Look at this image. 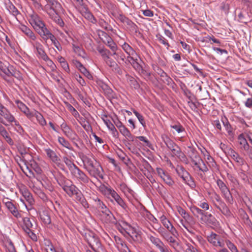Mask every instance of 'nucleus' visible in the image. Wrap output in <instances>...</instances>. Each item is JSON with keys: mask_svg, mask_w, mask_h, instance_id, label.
Returning <instances> with one entry per match:
<instances>
[{"mask_svg": "<svg viewBox=\"0 0 252 252\" xmlns=\"http://www.w3.org/2000/svg\"><path fill=\"white\" fill-rule=\"evenodd\" d=\"M0 76L9 85H17L23 80L22 73L7 63L0 61Z\"/></svg>", "mask_w": 252, "mask_h": 252, "instance_id": "f257e3e1", "label": "nucleus"}, {"mask_svg": "<svg viewBox=\"0 0 252 252\" xmlns=\"http://www.w3.org/2000/svg\"><path fill=\"white\" fill-rule=\"evenodd\" d=\"M29 22L44 40L47 41L48 39L51 40L55 39V36L47 29L45 23L37 14L31 15Z\"/></svg>", "mask_w": 252, "mask_h": 252, "instance_id": "f03ea898", "label": "nucleus"}, {"mask_svg": "<svg viewBox=\"0 0 252 252\" xmlns=\"http://www.w3.org/2000/svg\"><path fill=\"white\" fill-rule=\"evenodd\" d=\"M59 184L69 197L74 196L76 201L80 203L84 207H88V204L81 190L72 182L64 180L62 184Z\"/></svg>", "mask_w": 252, "mask_h": 252, "instance_id": "7ed1b4c3", "label": "nucleus"}, {"mask_svg": "<svg viewBox=\"0 0 252 252\" xmlns=\"http://www.w3.org/2000/svg\"><path fill=\"white\" fill-rule=\"evenodd\" d=\"M63 10L61 4L56 0H53L50 2L47 3L43 8V11L61 27L64 25V23L59 15V13L62 12Z\"/></svg>", "mask_w": 252, "mask_h": 252, "instance_id": "20e7f679", "label": "nucleus"}, {"mask_svg": "<svg viewBox=\"0 0 252 252\" xmlns=\"http://www.w3.org/2000/svg\"><path fill=\"white\" fill-rule=\"evenodd\" d=\"M190 211L195 217L199 219L202 224L210 226L212 227L218 226L219 222L211 214L205 212L195 206H192L190 208Z\"/></svg>", "mask_w": 252, "mask_h": 252, "instance_id": "39448f33", "label": "nucleus"}, {"mask_svg": "<svg viewBox=\"0 0 252 252\" xmlns=\"http://www.w3.org/2000/svg\"><path fill=\"white\" fill-rule=\"evenodd\" d=\"M99 190L102 194L109 199L111 202L114 200L121 207L124 212H127V204L114 189L103 185L100 187Z\"/></svg>", "mask_w": 252, "mask_h": 252, "instance_id": "423d86ee", "label": "nucleus"}, {"mask_svg": "<svg viewBox=\"0 0 252 252\" xmlns=\"http://www.w3.org/2000/svg\"><path fill=\"white\" fill-rule=\"evenodd\" d=\"M226 238L224 236L214 232H211L207 237L208 242L216 248L224 247Z\"/></svg>", "mask_w": 252, "mask_h": 252, "instance_id": "0eeeda50", "label": "nucleus"}, {"mask_svg": "<svg viewBox=\"0 0 252 252\" xmlns=\"http://www.w3.org/2000/svg\"><path fill=\"white\" fill-rule=\"evenodd\" d=\"M85 239L90 247L94 251L101 248V244L98 237L92 231H88L85 233Z\"/></svg>", "mask_w": 252, "mask_h": 252, "instance_id": "6e6552de", "label": "nucleus"}, {"mask_svg": "<svg viewBox=\"0 0 252 252\" xmlns=\"http://www.w3.org/2000/svg\"><path fill=\"white\" fill-rule=\"evenodd\" d=\"M70 174L72 179L78 181L81 185H86L90 181L87 175L77 166L70 172Z\"/></svg>", "mask_w": 252, "mask_h": 252, "instance_id": "1a4fd4ad", "label": "nucleus"}, {"mask_svg": "<svg viewBox=\"0 0 252 252\" xmlns=\"http://www.w3.org/2000/svg\"><path fill=\"white\" fill-rule=\"evenodd\" d=\"M44 151L50 159L58 167L63 169L64 166L61 162V159L56 153L49 148H44Z\"/></svg>", "mask_w": 252, "mask_h": 252, "instance_id": "9d476101", "label": "nucleus"}, {"mask_svg": "<svg viewBox=\"0 0 252 252\" xmlns=\"http://www.w3.org/2000/svg\"><path fill=\"white\" fill-rule=\"evenodd\" d=\"M86 170L91 176L96 178H100L103 179V177L102 174V168L97 161L94 163L92 167H89Z\"/></svg>", "mask_w": 252, "mask_h": 252, "instance_id": "9b49d317", "label": "nucleus"}, {"mask_svg": "<svg viewBox=\"0 0 252 252\" xmlns=\"http://www.w3.org/2000/svg\"><path fill=\"white\" fill-rule=\"evenodd\" d=\"M86 170L91 176L96 178H100L103 179V177L102 174V168L97 161L94 163L92 167H89Z\"/></svg>", "mask_w": 252, "mask_h": 252, "instance_id": "f8f14e48", "label": "nucleus"}, {"mask_svg": "<svg viewBox=\"0 0 252 252\" xmlns=\"http://www.w3.org/2000/svg\"><path fill=\"white\" fill-rule=\"evenodd\" d=\"M93 200L98 210L100 211L103 214L107 216H110L111 215H112L111 211L98 197H93Z\"/></svg>", "mask_w": 252, "mask_h": 252, "instance_id": "ddd939ff", "label": "nucleus"}, {"mask_svg": "<svg viewBox=\"0 0 252 252\" xmlns=\"http://www.w3.org/2000/svg\"><path fill=\"white\" fill-rule=\"evenodd\" d=\"M3 203L5 205L6 208L8 211L16 218H19L21 217V215L19 213L18 210L15 205L10 201H5L4 199L2 200Z\"/></svg>", "mask_w": 252, "mask_h": 252, "instance_id": "4468645a", "label": "nucleus"}, {"mask_svg": "<svg viewBox=\"0 0 252 252\" xmlns=\"http://www.w3.org/2000/svg\"><path fill=\"white\" fill-rule=\"evenodd\" d=\"M15 102L16 106L27 116L28 119H31L32 118V112L30 111L29 108L24 103L19 100H16Z\"/></svg>", "mask_w": 252, "mask_h": 252, "instance_id": "2eb2a0df", "label": "nucleus"}, {"mask_svg": "<svg viewBox=\"0 0 252 252\" xmlns=\"http://www.w3.org/2000/svg\"><path fill=\"white\" fill-rule=\"evenodd\" d=\"M105 63L108 65L111 69L118 73L119 74H122V70L118 65L116 62L113 60L110 56L104 61Z\"/></svg>", "mask_w": 252, "mask_h": 252, "instance_id": "dca6fc26", "label": "nucleus"}, {"mask_svg": "<svg viewBox=\"0 0 252 252\" xmlns=\"http://www.w3.org/2000/svg\"><path fill=\"white\" fill-rule=\"evenodd\" d=\"M231 156L232 159L237 163L238 165L239 166L248 167V165L246 162L245 160L243 158L241 157L239 154L236 153L235 151L232 150L231 151Z\"/></svg>", "mask_w": 252, "mask_h": 252, "instance_id": "f3484780", "label": "nucleus"}, {"mask_svg": "<svg viewBox=\"0 0 252 252\" xmlns=\"http://www.w3.org/2000/svg\"><path fill=\"white\" fill-rule=\"evenodd\" d=\"M119 189L128 199L134 196V192L129 188L125 183L121 184Z\"/></svg>", "mask_w": 252, "mask_h": 252, "instance_id": "a211bd4d", "label": "nucleus"}, {"mask_svg": "<svg viewBox=\"0 0 252 252\" xmlns=\"http://www.w3.org/2000/svg\"><path fill=\"white\" fill-rule=\"evenodd\" d=\"M220 190L222 193V196L224 197L225 201L228 203L231 204H233V198L227 187L225 186V187L222 188Z\"/></svg>", "mask_w": 252, "mask_h": 252, "instance_id": "6ab92c4d", "label": "nucleus"}, {"mask_svg": "<svg viewBox=\"0 0 252 252\" xmlns=\"http://www.w3.org/2000/svg\"><path fill=\"white\" fill-rule=\"evenodd\" d=\"M20 192L25 200L28 202L30 205L33 204L34 201L31 193L28 189L24 187L20 189Z\"/></svg>", "mask_w": 252, "mask_h": 252, "instance_id": "aec40b11", "label": "nucleus"}, {"mask_svg": "<svg viewBox=\"0 0 252 252\" xmlns=\"http://www.w3.org/2000/svg\"><path fill=\"white\" fill-rule=\"evenodd\" d=\"M19 29L27 36L28 41L36 35L29 27L24 25H20L19 26Z\"/></svg>", "mask_w": 252, "mask_h": 252, "instance_id": "412c9836", "label": "nucleus"}, {"mask_svg": "<svg viewBox=\"0 0 252 252\" xmlns=\"http://www.w3.org/2000/svg\"><path fill=\"white\" fill-rule=\"evenodd\" d=\"M138 73L146 81H150L151 82H154L153 75L151 74V72L149 70L146 68H142V69H141V70L138 72Z\"/></svg>", "mask_w": 252, "mask_h": 252, "instance_id": "4be33fe9", "label": "nucleus"}, {"mask_svg": "<svg viewBox=\"0 0 252 252\" xmlns=\"http://www.w3.org/2000/svg\"><path fill=\"white\" fill-rule=\"evenodd\" d=\"M63 134L68 137L71 141L77 140L78 135L70 127H68L63 131Z\"/></svg>", "mask_w": 252, "mask_h": 252, "instance_id": "5701e85b", "label": "nucleus"}, {"mask_svg": "<svg viewBox=\"0 0 252 252\" xmlns=\"http://www.w3.org/2000/svg\"><path fill=\"white\" fill-rule=\"evenodd\" d=\"M101 39L103 42L108 46L110 49L113 52L115 50H118V47L116 44L114 42L112 38L109 36H107V38L106 39H104L103 37H101Z\"/></svg>", "mask_w": 252, "mask_h": 252, "instance_id": "b1692460", "label": "nucleus"}, {"mask_svg": "<svg viewBox=\"0 0 252 252\" xmlns=\"http://www.w3.org/2000/svg\"><path fill=\"white\" fill-rule=\"evenodd\" d=\"M122 47L128 55L127 60L131 57H133V56L136 54L135 51L126 42H125L122 45Z\"/></svg>", "mask_w": 252, "mask_h": 252, "instance_id": "393cba45", "label": "nucleus"}, {"mask_svg": "<svg viewBox=\"0 0 252 252\" xmlns=\"http://www.w3.org/2000/svg\"><path fill=\"white\" fill-rule=\"evenodd\" d=\"M148 238L150 241L159 250L165 246L163 243L158 238L155 237L152 235H149Z\"/></svg>", "mask_w": 252, "mask_h": 252, "instance_id": "a878e982", "label": "nucleus"}, {"mask_svg": "<svg viewBox=\"0 0 252 252\" xmlns=\"http://www.w3.org/2000/svg\"><path fill=\"white\" fill-rule=\"evenodd\" d=\"M119 130L120 133L128 140L131 141H133V136L125 126H122V128H120Z\"/></svg>", "mask_w": 252, "mask_h": 252, "instance_id": "bb28decb", "label": "nucleus"}, {"mask_svg": "<svg viewBox=\"0 0 252 252\" xmlns=\"http://www.w3.org/2000/svg\"><path fill=\"white\" fill-rule=\"evenodd\" d=\"M162 224L171 233V234L175 236L178 235L177 231L168 220L166 221H163Z\"/></svg>", "mask_w": 252, "mask_h": 252, "instance_id": "cd10ccee", "label": "nucleus"}, {"mask_svg": "<svg viewBox=\"0 0 252 252\" xmlns=\"http://www.w3.org/2000/svg\"><path fill=\"white\" fill-rule=\"evenodd\" d=\"M6 9L18 21L17 16L20 13L17 8L11 2L9 1L6 4Z\"/></svg>", "mask_w": 252, "mask_h": 252, "instance_id": "c85d7f7f", "label": "nucleus"}, {"mask_svg": "<svg viewBox=\"0 0 252 252\" xmlns=\"http://www.w3.org/2000/svg\"><path fill=\"white\" fill-rule=\"evenodd\" d=\"M113 52L112 55L116 56L115 59L119 63H126V57L121 51H118V50H115Z\"/></svg>", "mask_w": 252, "mask_h": 252, "instance_id": "c756f323", "label": "nucleus"}, {"mask_svg": "<svg viewBox=\"0 0 252 252\" xmlns=\"http://www.w3.org/2000/svg\"><path fill=\"white\" fill-rule=\"evenodd\" d=\"M82 161L84 164V167L86 170L89 167H92L93 164L96 162V160L94 158H90L88 157H84Z\"/></svg>", "mask_w": 252, "mask_h": 252, "instance_id": "7c9ffc66", "label": "nucleus"}, {"mask_svg": "<svg viewBox=\"0 0 252 252\" xmlns=\"http://www.w3.org/2000/svg\"><path fill=\"white\" fill-rule=\"evenodd\" d=\"M173 156H176L181 160H184L186 158V156L182 152L181 148L179 146H175L173 150H170Z\"/></svg>", "mask_w": 252, "mask_h": 252, "instance_id": "2f4dec72", "label": "nucleus"}, {"mask_svg": "<svg viewBox=\"0 0 252 252\" xmlns=\"http://www.w3.org/2000/svg\"><path fill=\"white\" fill-rule=\"evenodd\" d=\"M32 118L35 117L41 126H44L46 125V120L39 112L35 110L34 111L32 112Z\"/></svg>", "mask_w": 252, "mask_h": 252, "instance_id": "473e14b6", "label": "nucleus"}, {"mask_svg": "<svg viewBox=\"0 0 252 252\" xmlns=\"http://www.w3.org/2000/svg\"><path fill=\"white\" fill-rule=\"evenodd\" d=\"M97 50L98 52V53L100 54L104 61L108 58H109L111 55V53L110 51L104 47L100 46L98 47L97 48Z\"/></svg>", "mask_w": 252, "mask_h": 252, "instance_id": "72a5a7b5", "label": "nucleus"}, {"mask_svg": "<svg viewBox=\"0 0 252 252\" xmlns=\"http://www.w3.org/2000/svg\"><path fill=\"white\" fill-rule=\"evenodd\" d=\"M40 216L41 221L44 224L49 225L51 223L50 216L47 211H43L40 214Z\"/></svg>", "mask_w": 252, "mask_h": 252, "instance_id": "f704fd0d", "label": "nucleus"}, {"mask_svg": "<svg viewBox=\"0 0 252 252\" xmlns=\"http://www.w3.org/2000/svg\"><path fill=\"white\" fill-rule=\"evenodd\" d=\"M116 154L119 158L126 164L127 165L129 159L127 158L126 155L121 149H118Z\"/></svg>", "mask_w": 252, "mask_h": 252, "instance_id": "c9c22d12", "label": "nucleus"}, {"mask_svg": "<svg viewBox=\"0 0 252 252\" xmlns=\"http://www.w3.org/2000/svg\"><path fill=\"white\" fill-rule=\"evenodd\" d=\"M102 89L105 95L109 99L114 97V93L113 90L107 85L104 84L102 86Z\"/></svg>", "mask_w": 252, "mask_h": 252, "instance_id": "e433bc0d", "label": "nucleus"}, {"mask_svg": "<svg viewBox=\"0 0 252 252\" xmlns=\"http://www.w3.org/2000/svg\"><path fill=\"white\" fill-rule=\"evenodd\" d=\"M29 43L33 47L34 51L38 49L39 48L41 47L43 45L40 43L36 35L33 36L32 39L29 40Z\"/></svg>", "mask_w": 252, "mask_h": 252, "instance_id": "4c0bfd02", "label": "nucleus"}, {"mask_svg": "<svg viewBox=\"0 0 252 252\" xmlns=\"http://www.w3.org/2000/svg\"><path fill=\"white\" fill-rule=\"evenodd\" d=\"M58 141L60 144L62 146L66 148L69 150H73V148L70 144V143L66 140L64 137L59 136L58 138Z\"/></svg>", "mask_w": 252, "mask_h": 252, "instance_id": "58836bf2", "label": "nucleus"}, {"mask_svg": "<svg viewBox=\"0 0 252 252\" xmlns=\"http://www.w3.org/2000/svg\"><path fill=\"white\" fill-rule=\"evenodd\" d=\"M185 174L187 175L185 176L184 178L183 179V181L186 183L187 185H188L190 188H194L195 187V184L191 177L189 175L188 172H185Z\"/></svg>", "mask_w": 252, "mask_h": 252, "instance_id": "ea45409f", "label": "nucleus"}, {"mask_svg": "<svg viewBox=\"0 0 252 252\" xmlns=\"http://www.w3.org/2000/svg\"><path fill=\"white\" fill-rule=\"evenodd\" d=\"M220 205V206H216L217 208L221 211L223 215L226 216H230V211L226 204L224 202H221Z\"/></svg>", "mask_w": 252, "mask_h": 252, "instance_id": "a19ab883", "label": "nucleus"}, {"mask_svg": "<svg viewBox=\"0 0 252 252\" xmlns=\"http://www.w3.org/2000/svg\"><path fill=\"white\" fill-rule=\"evenodd\" d=\"M34 51L38 58L42 60H47V55L46 54L43 46Z\"/></svg>", "mask_w": 252, "mask_h": 252, "instance_id": "79ce46f5", "label": "nucleus"}, {"mask_svg": "<svg viewBox=\"0 0 252 252\" xmlns=\"http://www.w3.org/2000/svg\"><path fill=\"white\" fill-rule=\"evenodd\" d=\"M63 161L68 167L70 172L77 167V166L66 157L63 158Z\"/></svg>", "mask_w": 252, "mask_h": 252, "instance_id": "37998d69", "label": "nucleus"}, {"mask_svg": "<svg viewBox=\"0 0 252 252\" xmlns=\"http://www.w3.org/2000/svg\"><path fill=\"white\" fill-rule=\"evenodd\" d=\"M127 60L136 71L138 72V73L141 70V69L143 68L142 66L136 61V60L134 59L133 57H131Z\"/></svg>", "mask_w": 252, "mask_h": 252, "instance_id": "c03bdc74", "label": "nucleus"}, {"mask_svg": "<svg viewBox=\"0 0 252 252\" xmlns=\"http://www.w3.org/2000/svg\"><path fill=\"white\" fill-rule=\"evenodd\" d=\"M24 223V231L28 229H31L33 228L32 223L29 218L25 217L23 219Z\"/></svg>", "mask_w": 252, "mask_h": 252, "instance_id": "a18cd8bd", "label": "nucleus"}, {"mask_svg": "<svg viewBox=\"0 0 252 252\" xmlns=\"http://www.w3.org/2000/svg\"><path fill=\"white\" fill-rule=\"evenodd\" d=\"M44 245L46 252H56V250L50 240H45Z\"/></svg>", "mask_w": 252, "mask_h": 252, "instance_id": "49530a36", "label": "nucleus"}, {"mask_svg": "<svg viewBox=\"0 0 252 252\" xmlns=\"http://www.w3.org/2000/svg\"><path fill=\"white\" fill-rule=\"evenodd\" d=\"M161 179L169 186H172L174 184V181L167 172L165 173Z\"/></svg>", "mask_w": 252, "mask_h": 252, "instance_id": "de8ad7c7", "label": "nucleus"}, {"mask_svg": "<svg viewBox=\"0 0 252 252\" xmlns=\"http://www.w3.org/2000/svg\"><path fill=\"white\" fill-rule=\"evenodd\" d=\"M238 140L240 144L243 146L244 149L245 150H248L249 149V145L246 139L242 135H240L238 137Z\"/></svg>", "mask_w": 252, "mask_h": 252, "instance_id": "09e8293b", "label": "nucleus"}, {"mask_svg": "<svg viewBox=\"0 0 252 252\" xmlns=\"http://www.w3.org/2000/svg\"><path fill=\"white\" fill-rule=\"evenodd\" d=\"M225 245L231 252H239L236 246L227 238H226L225 240Z\"/></svg>", "mask_w": 252, "mask_h": 252, "instance_id": "8fccbe9b", "label": "nucleus"}, {"mask_svg": "<svg viewBox=\"0 0 252 252\" xmlns=\"http://www.w3.org/2000/svg\"><path fill=\"white\" fill-rule=\"evenodd\" d=\"M2 118L4 119L6 122L12 125L13 122L15 121V118L14 116L8 110L7 112L3 116Z\"/></svg>", "mask_w": 252, "mask_h": 252, "instance_id": "3c124183", "label": "nucleus"}, {"mask_svg": "<svg viewBox=\"0 0 252 252\" xmlns=\"http://www.w3.org/2000/svg\"><path fill=\"white\" fill-rule=\"evenodd\" d=\"M3 125L5 126H8L5 121H4L2 118H0V135L1 136L3 135L7 132L5 128L3 126Z\"/></svg>", "mask_w": 252, "mask_h": 252, "instance_id": "603ef678", "label": "nucleus"}, {"mask_svg": "<svg viewBox=\"0 0 252 252\" xmlns=\"http://www.w3.org/2000/svg\"><path fill=\"white\" fill-rule=\"evenodd\" d=\"M118 245L121 246V249L124 252H131L130 250L127 247L126 243L122 240L121 239H119L118 241L117 242Z\"/></svg>", "mask_w": 252, "mask_h": 252, "instance_id": "864d4df0", "label": "nucleus"}, {"mask_svg": "<svg viewBox=\"0 0 252 252\" xmlns=\"http://www.w3.org/2000/svg\"><path fill=\"white\" fill-rule=\"evenodd\" d=\"M84 16L85 18L93 24H95L96 22V19L94 18V15L87 10L85 12Z\"/></svg>", "mask_w": 252, "mask_h": 252, "instance_id": "5fc2aeb1", "label": "nucleus"}, {"mask_svg": "<svg viewBox=\"0 0 252 252\" xmlns=\"http://www.w3.org/2000/svg\"><path fill=\"white\" fill-rule=\"evenodd\" d=\"M164 142L170 150H173V149L175 148V146H178L173 140H171L168 137H167L166 139L164 140Z\"/></svg>", "mask_w": 252, "mask_h": 252, "instance_id": "6e6d98bb", "label": "nucleus"}, {"mask_svg": "<svg viewBox=\"0 0 252 252\" xmlns=\"http://www.w3.org/2000/svg\"><path fill=\"white\" fill-rule=\"evenodd\" d=\"M73 49L74 51L77 53L80 56H81L83 58H86V54L84 50L80 48L79 46L73 45Z\"/></svg>", "mask_w": 252, "mask_h": 252, "instance_id": "4d7b16f0", "label": "nucleus"}, {"mask_svg": "<svg viewBox=\"0 0 252 252\" xmlns=\"http://www.w3.org/2000/svg\"><path fill=\"white\" fill-rule=\"evenodd\" d=\"M98 23L99 25L105 30L111 31L112 30L111 26L104 20L100 19Z\"/></svg>", "mask_w": 252, "mask_h": 252, "instance_id": "13d9d810", "label": "nucleus"}, {"mask_svg": "<svg viewBox=\"0 0 252 252\" xmlns=\"http://www.w3.org/2000/svg\"><path fill=\"white\" fill-rule=\"evenodd\" d=\"M132 111H133V113L134 114V115L137 117V118L138 119L140 123L142 125V126L143 127L146 126V123L145 122L144 118L143 116L134 109H133L132 110Z\"/></svg>", "mask_w": 252, "mask_h": 252, "instance_id": "bf43d9fd", "label": "nucleus"}, {"mask_svg": "<svg viewBox=\"0 0 252 252\" xmlns=\"http://www.w3.org/2000/svg\"><path fill=\"white\" fill-rule=\"evenodd\" d=\"M165 239L170 244V246L171 247L174 248L175 246L178 245V243L176 241V240L172 236H169V234Z\"/></svg>", "mask_w": 252, "mask_h": 252, "instance_id": "052dcab7", "label": "nucleus"}, {"mask_svg": "<svg viewBox=\"0 0 252 252\" xmlns=\"http://www.w3.org/2000/svg\"><path fill=\"white\" fill-rule=\"evenodd\" d=\"M171 127L175 129V130L178 133H182L185 131V128L180 124L171 125Z\"/></svg>", "mask_w": 252, "mask_h": 252, "instance_id": "680f3d73", "label": "nucleus"}, {"mask_svg": "<svg viewBox=\"0 0 252 252\" xmlns=\"http://www.w3.org/2000/svg\"><path fill=\"white\" fill-rule=\"evenodd\" d=\"M38 197L41 199L44 202H47L49 200V198L47 195L41 190L39 189L36 192Z\"/></svg>", "mask_w": 252, "mask_h": 252, "instance_id": "e2e57ef3", "label": "nucleus"}, {"mask_svg": "<svg viewBox=\"0 0 252 252\" xmlns=\"http://www.w3.org/2000/svg\"><path fill=\"white\" fill-rule=\"evenodd\" d=\"M6 250L8 252H16L15 247L11 241H8L6 243Z\"/></svg>", "mask_w": 252, "mask_h": 252, "instance_id": "0e129e2a", "label": "nucleus"}, {"mask_svg": "<svg viewBox=\"0 0 252 252\" xmlns=\"http://www.w3.org/2000/svg\"><path fill=\"white\" fill-rule=\"evenodd\" d=\"M176 170L178 175L183 179L185 178V176H187L185 173L188 172L186 171L183 167H178L176 168Z\"/></svg>", "mask_w": 252, "mask_h": 252, "instance_id": "69168bd1", "label": "nucleus"}, {"mask_svg": "<svg viewBox=\"0 0 252 252\" xmlns=\"http://www.w3.org/2000/svg\"><path fill=\"white\" fill-rule=\"evenodd\" d=\"M25 232L28 235V236L34 241H37V236L36 234L33 232L32 229H27L25 231Z\"/></svg>", "mask_w": 252, "mask_h": 252, "instance_id": "338daca9", "label": "nucleus"}, {"mask_svg": "<svg viewBox=\"0 0 252 252\" xmlns=\"http://www.w3.org/2000/svg\"><path fill=\"white\" fill-rule=\"evenodd\" d=\"M158 38V41L163 44L164 45L167 46V49H168V48L169 47V44L167 42L166 39L162 35L159 34L157 36Z\"/></svg>", "mask_w": 252, "mask_h": 252, "instance_id": "774afa93", "label": "nucleus"}]
</instances>
